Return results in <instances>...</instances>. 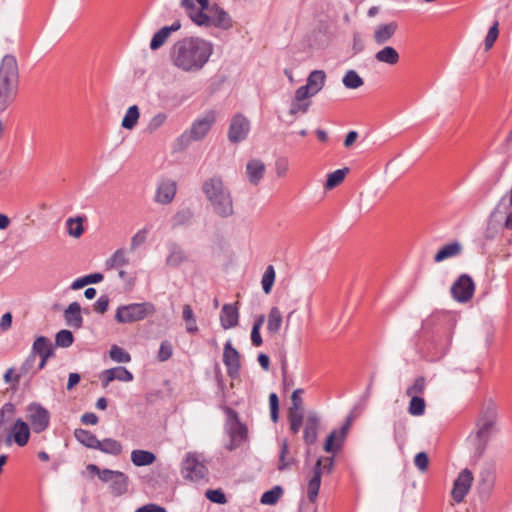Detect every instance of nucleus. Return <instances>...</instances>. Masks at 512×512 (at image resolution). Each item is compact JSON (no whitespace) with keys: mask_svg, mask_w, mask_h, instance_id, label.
<instances>
[{"mask_svg":"<svg viewBox=\"0 0 512 512\" xmlns=\"http://www.w3.org/2000/svg\"><path fill=\"white\" fill-rule=\"evenodd\" d=\"M214 52L211 41L189 36L176 41L170 50V61L182 72L197 73L208 63Z\"/></svg>","mask_w":512,"mask_h":512,"instance_id":"f257e3e1","label":"nucleus"},{"mask_svg":"<svg viewBox=\"0 0 512 512\" xmlns=\"http://www.w3.org/2000/svg\"><path fill=\"white\" fill-rule=\"evenodd\" d=\"M181 7L192 23L198 27L230 30L234 21L230 14L219 4H210L209 0H181Z\"/></svg>","mask_w":512,"mask_h":512,"instance_id":"f03ea898","label":"nucleus"},{"mask_svg":"<svg viewBox=\"0 0 512 512\" xmlns=\"http://www.w3.org/2000/svg\"><path fill=\"white\" fill-rule=\"evenodd\" d=\"M497 418V404L492 399L486 400L476 420L475 434L470 436V441L474 446V456L476 458H480L483 455L487 443L495 431Z\"/></svg>","mask_w":512,"mask_h":512,"instance_id":"7ed1b4c3","label":"nucleus"},{"mask_svg":"<svg viewBox=\"0 0 512 512\" xmlns=\"http://www.w3.org/2000/svg\"><path fill=\"white\" fill-rule=\"evenodd\" d=\"M19 87V68L17 59L6 54L0 62V113L4 112L16 100Z\"/></svg>","mask_w":512,"mask_h":512,"instance_id":"20e7f679","label":"nucleus"},{"mask_svg":"<svg viewBox=\"0 0 512 512\" xmlns=\"http://www.w3.org/2000/svg\"><path fill=\"white\" fill-rule=\"evenodd\" d=\"M202 190L216 215L221 218H228L234 214V204L231 192L224 185V182L220 177L207 179L203 183Z\"/></svg>","mask_w":512,"mask_h":512,"instance_id":"39448f33","label":"nucleus"},{"mask_svg":"<svg viewBox=\"0 0 512 512\" xmlns=\"http://www.w3.org/2000/svg\"><path fill=\"white\" fill-rule=\"evenodd\" d=\"M156 308L151 302L131 303L119 306L116 310L115 320L119 323H133L152 316Z\"/></svg>","mask_w":512,"mask_h":512,"instance_id":"423d86ee","label":"nucleus"},{"mask_svg":"<svg viewBox=\"0 0 512 512\" xmlns=\"http://www.w3.org/2000/svg\"><path fill=\"white\" fill-rule=\"evenodd\" d=\"M208 469L204 464L202 454L188 452L182 461L181 474L183 478L191 481H199L206 477Z\"/></svg>","mask_w":512,"mask_h":512,"instance_id":"0eeeda50","label":"nucleus"},{"mask_svg":"<svg viewBox=\"0 0 512 512\" xmlns=\"http://www.w3.org/2000/svg\"><path fill=\"white\" fill-rule=\"evenodd\" d=\"M228 420V434L230 437V442L227 444L226 448L230 451L238 448L242 443H244L248 438V429L247 426L240 422L238 414L231 408H227L226 410Z\"/></svg>","mask_w":512,"mask_h":512,"instance_id":"6e6552de","label":"nucleus"},{"mask_svg":"<svg viewBox=\"0 0 512 512\" xmlns=\"http://www.w3.org/2000/svg\"><path fill=\"white\" fill-rule=\"evenodd\" d=\"M216 121V113L210 110L198 117L191 125L190 129L182 134L181 138L191 141L202 140L211 130Z\"/></svg>","mask_w":512,"mask_h":512,"instance_id":"1a4fd4ad","label":"nucleus"},{"mask_svg":"<svg viewBox=\"0 0 512 512\" xmlns=\"http://www.w3.org/2000/svg\"><path fill=\"white\" fill-rule=\"evenodd\" d=\"M27 420L35 433L45 431L50 423V413L39 403H31L27 406Z\"/></svg>","mask_w":512,"mask_h":512,"instance_id":"9d476101","label":"nucleus"},{"mask_svg":"<svg viewBox=\"0 0 512 512\" xmlns=\"http://www.w3.org/2000/svg\"><path fill=\"white\" fill-rule=\"evenodd\" d=\"M475 284L467 274L460 275L451 286V294L459 303L468 302L474 295Z\"/></svg>","mask_w":512,"mask_h":512,"instance_id":"9b49d317","label":"nucleus"},{"mask_svg":"<svg viewBox=\"0 0 512 512\" xmlns=\"http://www.w3.org/2000/svg\"><path fill=\"white\" fill-rule=\"evenodd\" d=\"M473 481L474 476L471 470L465 468L460 471L457 478L454 480L451 490V496L455 502L461 503L464 501L472 487Z\"/></svg>","mask_w":512,"mask_h":512,"instance_id":"f8f14e48","label":"nucleus"},{"mask_svg":"<svg viewBox=\"0 0 512 512\" xmlns=\"http://www.w3.org/2000/svg\"><path fill=\"white\" fill-rule=\"evenodd\" d=\"M249 132L250 121L242 114L234 115L228 129L229 141L231 143H240L247 138Z\"/></svg>","mask_w":512,"mask_h":512,"instance_id":"ddd939ff","label":"nucleus"},{"mask_svg":"<svg viewBox=\"0 0 512 512\" xmlns=\"http://www.w3.org/2000/svg\"><path fill=\"white\" fill-rule=\"evenodd\" d=\"M177 184L172 179H162L159 181L154 201L158 204L167 205L171 203L176 195Z\"/></svg>","mask_w":512,"mask_h":512,"instance_id":"4468645a","label":"nucleus"},{"mask_svg":"<svg viewBox=\"0 0 512 512\" xmlns=\"http://www.w3.org/2000/svg\"><path fill=\"white\" fill-rule=\"evenodd\" d=\"M223 362L227 367V373L231 377H237L240 372L241 364H240V354L239 352L232 346L231 341H227L224 345L223 351Z\"/></svg>","mask_w":512,"mask_h":512,"instance_id":"2eb2a0df","label":"nucleus"},{"mask_svg":"<svg viewBox=\"0 0 512 512\" xmlns=\"http://www.w3.org/2000/svg\"><path fill=\"white\" fill-rule=\"evenodd\" d=\"M351 421L352 420L349 417L340 429L333 430L329 434V436L327 437V440L325 442V445H324V450L326 452L334 453L341 448L342 443L350 429Z\"/></svg>","mask_w":512,"mask_h":512,"instance_id":"dca6fc26","label":"nucleus"},{"mask_svg":"<svg viewBox=\"0 0 512 512\" xmlns=\"http://www.w3.org/2000/svg\"><path fill=\"white\" fill-rule=\"evenodd\" d=\"M100 380L103 388H107L108 385L114 381L131 382L133 380V374L123 366H117L114 368L106 369L100 374Z\"/></svg>","mask_w":512,"mask_h":512,"instance_id":"f3484780","label":"nucleus"},{"mask_svg":"<svg viewBox=\"0 0 512 512\" xmlns=\"http://www.w3.org/2000/svg\"><path fill=\"white\" fill-rule=\"evenodd\" d=\"M30 438V428L28 423L22 419H17L11 428V432L6 439V443L9 445L13 440L18 446H25Z\"/></svg>","mask_w":512,"mask_h":512,"instance_id":"a211bd4d","label":"nucleus"},{"mask_svg":"<svg viewBox=\"0 0 512 512\" xmlns=\"http://www.w3.org/2000/svg\"><path fill=\"white\" fill-rule=\"evenodd\" d=\"M266 166L260 159H250L245 167V175L251 185L257 186L263 179Z\"/></svg>","mask_w":512,"mask_h":512,"instance_id":"6ab92c4d","label":"nucleus"},{"mask_svg":"<svg viewBox=\"0 0 512 512\" xmlns=\"http://www.w3.org/2000/svg\"><path fill=\"white\" fill-rule=\"evenodd\" d=\"M180 28L181 22L179 20L174 21L170 26L162 27L153 35L150 41V49L155 51L161 48L171 36V33L178 31Z\"/></svg>","mask_w":512,"mask_h":512,"instance_id":"aec40b11","label":"nucleus"},{"mask_svg":"<svg viewBox=\"0 0 512 512\" xmlns=\"http://www.w3.org/2000/svg\"><path fill=\"white\" fill-rule=\"evenodd\" d=\"M398 24L396 22H389L386 24L378 25L373 34V39L377 45L387 43L396 33Z\"/></svg>","mask_w":512,"mask_h":512,"instance_id":"412c9836","label":"nucleus"},{"mask_svg":"<svg viewBox=\"0 0 512 512\" xmlns=\"http://www.w3.org/2000/svg\"><path fill=\"white\" fill-rule=\"evenodd\" d=\"M239 313L237 307L225 304L220 313V322L223 329H230L238 324Z\"/></svg>","mask_w":512,"mask_h":512,"instance_id":"4be33fe9","label":"nucleus"},{"mask_svg":"<svg viewBox=\"0 0 512 512\" xmlns=\"http://www.w3.org/2000/svg\"><path fill=\"white\" fill-rule=\"evenodd\" d=\"M64 319L66 324L72 328L79 329L82 327L83 318L81 316V306L78 302H72L64 311Z\"/></svg>","mask_w":512,"mask_h":512,"instance_id":"5701e85b","label":"nucleus"},{"mask_svg":"<svg viewBox=\"0 0 512 512\" xmlns=\"http://www.w3.org/2000/svg\"><path fill=\"white\" fill-rule=\"evenodd\" d=\"M374 58L377 62L390 66L397 65L400 61L398 51L392 46H384L375 53Z\"/></svg>","mask_w":512,"mask_h":512,"instance_id":"b1692460","label":"nucleus"},{"mask_svg":"<svg viewBox=\"0 0 512 512\" xmlns=\"http://www.w3.org/2000/svg\"><path fill=\"white\" fill-rule=\"evenodd\" d=\"M462 252V245L458 241H454L444 245L434 256L436 263L442 262L446 259L456 257Z\"/></svg>","mask_w":512,"mask_h":512,"instance_id":"393cba45","label":"nucleus"},{"mask_svg":"<svg viewBox=\"0 0 512 512\" xmlns=\"http://www.w3.org/2000/svg\"><path fill=\"white\" fill-rule=\"evenodd\" d=\"M325 81H326L325 72L323 70H314L308 75L305 85L308 87V89H310V91L314 95H316L324 87Z\"/></svg>","mask_w":512,"mask_h":512,"instance_id":"a878e982","label":"nucleus"},{"mask_svg":"<svg viewBox=\"0 0 512 512\" xmlns=\"http://www.w3.org/2000/svg\"><path fill=\"white\" fill-rule=\"evenodd\" d=\"M319 425V419L317 415L310 414L308 415L305 421V429H304V441L306 444L311 445L314 444L317 439V430Z\"/></svg>","mask_w":512,"mask_h":512,"instance_id":"bb28decb","label":"nucleus"},{"mask_svg":"<svg viewBox=\"0 0 512 512\" xmlns=\"http://www.w3.org/2000/svg\"><path fill=\"white\" fill-rule=\"evenodd\" d=\"M129 486V478L121 471H116L111 483L110 490L115 496L123 495L127 492Z\"/></svg>","mask_w":512,"mask_h":512,"instance_id":"cd10ccee","label":"nucleus"},{"mask_svg":"<svg viewBox=\"0 0 512 512\" xmlns=\"http://www.w3.org/2000/svg\"><path fill=\"white\" fill-rule=\"evenodd\" d=\"M155 460V454L150 451L136 449L131 452V461L137 467L151 465Z\"/></svg>","mask_w":512,"mask_h":512,"instance_id":"c85d7f7f","label":"nucleus"},{"mask_svg":"<svg viewBox=\"0 0 512 512\" xmlns=\"http://www.w3.org/2000/svg\"><path fill=\"white\" fill-rule=\"evenodd\" d=\"M187 257L184 250L177 244L171 243L169 245V254L166 258V264L171 267H177L184 261H186Z\"/></svg>","mask_w":512,"mask_h":512,"instance_id":"c756f323","label":"nucleus"},{"mask_svg":"<svg viewBox=\"0 0 512 512\" xmlns=\"http://www.w3.org/2000/svg\"><path fill=\"white\" fill-rule=\"evenodd\" d=\"M31 353L35 356L45 354L46 357H51L53 355L51 341L44 336L37 337L32 345Z\"/></svg>","mask_w":512,"mask_h":512,"instance_id":"7c9ffc66","label":"nucleus"},{"mask_svg":"<svg viewBox=\"0 0 512 512\" xmlns=\"http://www.w3.org/2000/svg\"><path fill=\"white\" fill-rule=\"evenodd\" d=\"M283 317L278 307H272L268 313L267 330L270 334H277L282 326Z\"/></svg>","mask_w":512,"mask_h":512,"instance_id":"2f4dec72","label":"nucleus"},{"mask_svg":"<svg viewBox=\"0 0 512 512\" xmlns=\"http://www.w3.org/2000/svg\"><path fill=\"white\" fill-rule=\"evenodd\" d=\"M84 217H70L66 220V230L69 236L73 238H80L84 233L83 227Z\"/></svg>","mask_w":512,"mask_h":512,"instance_id":"473e14b6","label":"nucleus"},{"mask_svg":"<svg viewBox=\"0 0 512 512\" xmlns=\"http://www.w3.org/2000/svg\"><path fill=\"white\" fill-rule=\"evenodd\" d=\"M74 436L82 445L87 448L96 449L99 444V440L97 437L88 430L85 429H75Z\"/></svg>","mask_w":512,"mask_h":512,"instance_id":"72a5a7b5","label":"nucleus"},{"mask_svg":"<svg viewBox=\"0 0 512 512\" xmlns=\"http://www.w3.org/2000/svg\"><path fill=\"white\" fill-rule=\"evenodd\" d=\"M321 477L322 474L319 472V469L313 468V475L309 479L307 487V496L311 502H314L317 499L321 485Z\"/></svg>","mask_w":512,"mask_h":512,"instance_id":"f704fd0d","label":"nucleus"},{"mask_svg":"<svg viewBox=\"0 0 512 512\" xmlns=\"http://www.w3.org/2000/svg\"><path fill=\"white\" fill-rule=\"evenodd\" d=\"M96 449L103 453L117 456L122 452V445L115 439L106 438L102 441L99 440Z\"/></svg>","mask_w":512,"mask_h":512,"instance_id":"c9c22d12","label":"nucleus"},{"mask_svg":"<svg viewBox=\"0 0 512 512\" xmlns=\"http://www.w3.org/2000/svg\"><path fill=\"white\" fill-rule=\"evenodd\" d=\"M139 116V109L136 105L129 107L122 119V127L128 130L133 129L138 122Z\"/></svg>","mask_w":512,"mask_h":512,"instance_id":"e433bc0d","label":"nucleus"},{"mask_svg":"<svg viewBox=\"0 0 512 512\" xmlns=\"http://www.w3.org/2000/svg\"><path fill=\"white\" fill-rule=\"evenodd\" d=\"M103 280V274L101 273H92L74 280L71 284L72 290H78L83 288L88 284L98 283Z\"/></svg>","mask_w":512,"mask_h":512,"instance_id":"4c0bfd02","label":"nucleus"},{"mask_svg":"<svg viewBox=\"0 0 512 512\" xmlns=\"http://www.w3.org/2000/svg\"><path fill=\"white\" fill-rule=\"evenodd\" d=\"M479 488L484 491H490L494 486L496 475L492 468H487L481 471L479 476Z\"/></svg>","mask_w":512,"mask_h":512,"instance_id":"58836bf2","label":"nucleus"},{"mask_svg":"<svg viewBox=\"0 0 512 512\" xmlns=\"http://www.w3.org/2000/svg\"><path fill=\"white\" fill-rule=\"evenodd\" d=\"M129 263L126 251L122 248L117 249L111 257L106 261V265L109 268H117L125 266Z\"/></svg>","mask_w":512,"mask_h":512,"instance_id":"ea45409f","label":"nucleus"},{"mask_svg":"<svg viewBox=\"0 0 512 512\" xmlns=\"http://www.w3.org/2000/svg\"><path fill=\"white\" fill-rule=\"evenodd\" d=\"M342 82L348 89H357L364 84L362 77L355 70H348L345 73Z\"/></svg>","mask_w":512,"mask_h":512,"instance_id":"a19ab883","label":"nucleus"},{"mask_svg":"<svg viewBox=\"0 0 512 512\" xmlns=\"http://www.w3.org/2000/svg\"><path fill=\"white\" fill-rule=\"evenodd\" d=\"M182 317L186 322V331L191 334L196 333L198 331V326L190 305L186 304L183 306Z\"/></svg>","mask_w":512,"mask_h":512,"instance_id":"79ce46f5","label":"nucleus"},{"mask_svg":"<svg viewBox=\"0 0 512 512\" xmlns=\"http://www.w3.org/2000/svg\"><path fill=\"white\" fill-rule=\"evenodd\" d=\"M289 454V446L287 440L282 441L281 443V450L279 455V462H278V470L283 471L286 469H289L294 462V459L291 457H288Z\"/></svg>","mask_w":512,"mask_h":512,"instance_id":"37998d69","label":"nucleus"},{"mask_svg":"<svg viewBox=\"0 0 512 512\" xmlns=\"http://www.w3.org/2000/svg\"><path fill=\"white\" fill-rule=\"evenodd\" d=\"M86 469L88 472L97 475L98 478L104 483H111V481L116 473V470L100 469L95 464L87 465Z\"/></svg>","mask_w":512,"mask_h":512,"instance_id":"c03bdc74","label":"nucleus"},{"mask_svg":"<svg viewBox=\"0 0 512 512\" xmlns=\"http://www.w3.org/2000/svg\"><path fill=\"white\" fill-rule=\"evenodd\" d=\"M347 172H348V168H344V169L335 170L334 172L328 174L327 180L325 183V189L331 190V189L335 188L336 186H338L340 183H342Z\"/></svg>","mask_w":512,"mask_h":512,"instance_id":"a18cd8bd","label":"nucleus"},{"mask_svg":"<svg viewBox=\"0 0 512 512\" xmlns=\"http://www.w3.org/2000/svg\"><path fill=\"white\" fill-rule=\"evenodd\" d=\"M283 493V489L280 486H275L271 490L264 492L261 496V503L265 505H274L278 502L281 495Z\"/></svg>","mask_w":512,"mask_h":512,"instance_id":"49530a36","label":"nucleus"},{"mask_svg":"<svg viewBox=\"0 0 512 512\" xmlns=\"http://www.w3.org/2000/svg\"><path fill=\"white\" fill-rule=\"evenodd\" d=\"M149 233H150L149 227H143V228L139 229L131 238L130 251L133 252L136 249H138L141 245H143L146 242Z\"/></svg>","mask_w":512,"mask_h":512,"instance_id":"de8ad7c7","label":"nucleus"},{"mask_svg":"<svg viewBox=\"0 0 512 512\" xmlns=\"http://www.w3.org/2000/svg\"><path fill=\"white\" fill-rule=\"evenodd\" d=\"M426 403L422 397H411L408 413L412 416H422L425 413Z\"/></svg>","mask_w":512,"mask_h":512,"instance_id":"09e8293b","label":"nucleus"},{"mask_svg":"<svg viewBox=\"0 0 512 512\" xmlns=\"http://www.w3.org/2000/svg\"><path fill=\"white\" fill-rule=\"evenodd\" d=\"M275 277L276 273L274 267L272 265L267 266L261 280L262 289L265 294H269L271 292Z\"/></svg>","mask_w":512,"mask_h":512,"instance_id":"8fccbe9b","label":"nucleus"},{"mask_svg":"<svg viewBox=\"0 0 512 512\" xmlns=\"http://www.w3.org/2000/svg\"><path fill=\"white\" fill-rule=\"evenodd\" d=\"M109 355L110 358L117 363H128L131 361L130 354L117 345L111 347Z\"/></svg>","mask_w":512,"mask_h":512,"instance_id":"3c124183","label":"nucleus"},{"mask_svg":"<svg viewBox=\"0 0 512 512\" xmlns=\"http://www.w3.org/2000/svg\"><path fill=\"white\" fill-rule=\"evenodd\" d=\"M426 381L424 377H417L414 383L406 390V395L409 397H420L425 391Z\"/></svg>","mask_w":512,"mask_h":512,"instance_id":"603ef678","label":"nucleus"},{"mask_svg":"<svg viewBox=\"0 0 512 512\" xmlns=\"http://www.w3.org/2000/svg\"><path fill=\"white\" fill-rule=\"evenodd\" d=\"M73 341V334L69 330H61L55 336V344L59 347H70L73 344Z\"/></svg>","mask_w":512,"mask_h":512,"instance_id":"864d4df0","label":"nucleus"},{"mask_svg":"<svg viewBox=\"0 0 512 512\" xmlns=\"http://www.w3.org/2000/svg\"><path fill=\"white\" fill-rule=\"evenodd\" d=\"M167 120V114L164 112H159L156 115H154L148 125H147V131L150 133H153L157 131L160 127H162Z\"/></svg>","mask_w":512,"mask_h":512,"instance_id":"5fc2aeb1","label":"nucleus"},{"mask_svg":"<svg viewBox=\"0 0 512 512\" xmlns=\"http://www.w3.org/2000/svg\"><path fill=\"white\" fill-rule=\"evenodd\" d=\"M290 428L293 433H298L303 422V413L299 410H289Z\"/></svg>","mask_w":512,"mask_h":512,"instance_id":"6e6d98bb","label":"nucleus"},{"mask_svg":"<svg viewBox=\"0 0 512 512\" xmlns=\"http://www.w3.org/2000/svg\"><path fill=\"white\" fill-rule=\"evenodd\" d=\"M310 104V102H303L293 99L290 105L289 114L291 116H296L298 113L305 114L308 111Z\"/></svg>","mask_w":512,"mask_h":512,"instance_id":"4d7b16f0","label":"nucleus"},{"mask_svg":"<svg viewBox=\"0 0 512 512\" xmlns=\"http://www.w3.org/2000/svg\"><path fill=\"white\" fill-rule=\"evenodd\" d=\"M333 465L334 459L332 457H325L319 458L314 468H318L321 474H323V472L330 473L332 471Z\"/></svg>","mask_w":512,"mask_h":512,"instance_id":"13d9d810","label":"nucleus"},{"mask_svg":"<svg viewBox=\"0 0 512 512\" xmlns=\"http://www.w3.org/2000/svg\"><path fill=\"white\" fill-rule=\"evenodd\" d=\"M498 22H494V24L490 27L486 38H485V48L486 50H489L495 43V41L498 38Z\"/></svg>","mask_w":512,"mask_h":512,"instance_id":"bf43d9fd","label":"nucleus"},{"mask_svg":"<svg viewBox=\"0 0 512 512\" xmlns=\"http://www.w3.org/2000/svg\"><path fill=\"white\" fill-rule=\"evenodd\" d=\"M205 495L213 503L225 504L227 502L225 494L220 489L207 490Z\"/></svg>","mask_w":512,"mask_h":512,"instance_id":"052dcab7","label":"nucleus"},{"mask_svg":"<svg viewBox=\"0 0 512 512\" xmlns=\"http://www.w3.org/2000/svg\"><path fill=\"white\" fill-rule=\"evenodd\" d=\"M172 353V345L168 341H163L159 348L158 359L162 362L166 361L172 356Z\"/></svg>","mask_w":512,"mask_h":512,"instance_id":"680f3d73","label":"nucleus"},{"mask_svg":"<svg viewBox=\"0 0 512 512\" xmlns=\"http://www.w3.org/2000/svg\"><path fill=\"white\" fill-rule=\"evenodd\" d=\"M414 464L420 471H426L429 465L428 455L425 452H419L414 458Z\"/></svg>","mask_w":512,"mask_h":512,"instance_id":"e2e57ef3","label":"nucleus"},{"mask_svg":"<svg viewBox=\"0 0 512 512\" xmlns=\"http://www.w3.org/2000/svg\"><path fill=\"white\" fill-rule=\"evenodd\" d=\"M270 414L273 422L278 420L279 401L278 396L275 393H271L269 396Z\"/></svg>","mask_w":512,"mask_h":512,"instance_id":"0e129e2a","label":"nucleus"},{"mask_svg":"<svg viewBox=\"0 0 512 512\" xmlns=\"http://www.w3.org/2000/svg\"><path fill=\"white\" fill-rule=\"evenodd\" d=\"M289 170L288 160L285 158L278 159L275 163V172L278 177H285Z\"/></svg>","mask_w":512,"mask_h":512,"instance_id":"69168bd1","label":"nucleus"},{"mask_svg":"<svg viewBox=\"0 0 512 512\" xmlns=\"http://www.w3.org/2000/svg\"><path fill=\"white\" fill-rule=\"evenodd\" d=\"M313 96H314V94L310 91V89H308V87L306 85H303V86H300L295 91L294 99H296L298 101L309 102L308 98L313 97Z\"/></svg>","mask_w":512,"mask_h":512,"instance_id":"338daca9","label":"nucleus"},{"mask_svg":"<svg viewBox=\"0 0 512 512\" xmlns=\"http://www.w3.org/2000/svg\"><path fill=\"white\" fill-rule=\"evenodd\" d=\"M135 512H167L166 509L157 504L149 503L139 507Z\"/></svg>","mask_w":512,"mask_h":512,"instance_id":"774afa93","label":"nucleus"}]
</instances>
